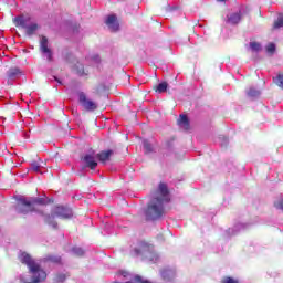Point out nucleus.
I'll use <instances>...</instances> for the list:
<instances>
[{
	"instance_id": "nucleus-20",
	"label": "nucleus",
	"mask_w": 283,
	"mask_h": 283,
	"mask_svg": "<svg viewBox=\"0 0 283 283\" xmlns=\"http://www.w3.org/2000/svg\"><path fill=\"white\" fill-rule=\"evenodd\" d=\"M283 28V13L279 14L277 20L274 22V29L280 30Z\"/></svg>"
},
{
	"instance_id": "nucleus-24",
	"label": "nucleus",
	"mask_w": 283,
	"mask_h": 283,
	"mask_svg": "<svg viewBox=\"0 0 283 283\" xmlns=\"http://www.w3.org/2000/svg\"><path fill=\"white\" fill-rule=\"evenodd\" d=\"M31 170L35 171V174H39L41 171V164L39 161H32Z\"/></svg>"
},
{
	"instance_id": "nucleus-3",
	"label": "nucleus",
	"mask_w": 283,
	"mask_h": 283,
	"mask_svg": "<svg viewBox=\"0 0 283 283\" xmlns=\"http://www.w3.org/2000/svg\"><path fill=\"white\" fill-rule=\"evenodd\" d=\"M48 202H50V199H48L46 197H33L31 199H25L24 197H21L18 199V205L15 209L18 213H23L24 216L28 213H32V211H35V213H39V216H45L42 210L36 209V205H48Z\"/></svg>"
},
{
	"instance_id": "nucleus-9",
	"label": "nucleus",
	"mask_w": 283,
	"mask_h": 283,
	"mask_svg": "<svg viewBox=\"0 0 283 283\" xmlns=\"http://www.w3.org/2000/svg\"><path fill=\"white\" fill-rule=\"evenodd\" d=\"M40 50L46 61H52V50L48 48V38L42 36L40 39Z\"/></svg>"
},
{
	"instance_id": "nucleus-12",
	"label": "nucleus",
	"mask_w": 283,
	"mask_h": 283,
	"mask_svg": "<svg viewBox=\"0 0 283 283\" xmlns=\"http://www.w3.org/2000/svg\"><path fill=\"white\" fill-rule=\"evenodd\" d=\"M241 19H242V15L240 14V12L230 13L227 15L226 22L229 23L230 25H238Z\"/></svg>"
},
{
	"instance_id": "nucleus-4",
	"label": "nucleus",
	"mask_w": 283,
	"mask_h": 283,
	"mask_svg": "<svg viewBox=\"0 0 283 283\" xmlns=\"http://www.w3.org/2000/svg\"><path fill=\"white\" fill-rule=\"evenodd\" d=\"M73 217H74V212L72 211L71 208L57 206L52 210L51 214L44 216V222H46V224H49L53 229H56L59 224L56 223V221H54V218H61L62 220H70Z\"/></svg>"
},
{
	"instance_id": "nucleus-26",
	"label": "nucleus",
	"mask_w": 283,
	"mask_h": 283,
	"mask_svg": "<svg viewBox=\"0 0 283 283\" xmlns=\"http://www.w3.org/2000/svg\"><path fill=\"white\" fill-rule=\"evenodd\" d=\"M268 54H274L275 53V45L273 43H270L265 48Z\"/></svg>"
},
{
	"instance_id": "nucleus-15",
	"label": "nucleus",
	"mask_w": 283,
	"mask_h": 283,
	"mask_svg": "<svg viewBox=\"0 0 283 283\" xmlns=\"http://www.w3.org/2000/svg\"><path fill=\"white\" fill-rule=\"evenodd\" d=\"M112 156V150L102 151L97 155L98 160L101 163H107L109 160V157Z\"/></svg>"
},
{
	"instance_id": "nucleus-27",
	"label": "nucleus",
	"mask_w": 283,
	"mask_h": 283,
	"mask_svg": "<svg viewBox=\"0 0 283 283\" xmlns=\"http://www.w3.org/2000/svg\"><path fill=\"white\" fill-rule=\"evenodd\" d=\"M219 140H220L221 147H227V145H229V138H227L226 136L219 137Z\"/></svg>"
},
{
	"instance_id": "nucleus-18",
	"label": "nucleus",
	"mask_w": 283,
	"mask_h": 283,
	"mask_svg": "<svg viewBox=\"0 0 283 283\" xmlns=\"http://www.w3.org/2000/svg\"><path fill=\"white\" fill-rule=\"evenodd\" d=\"M143 145L146 154H151V151H154V147L149 144V140L144 139Z\"/></svg>"
},
{
	"instance_id": "nucleus-1",
	"label": "nucleus",
	"mask_w": 283,
	"mask_h": 283,
	"mask_svg": "<svg viewBox=\"0 0 283 283\" xmlns=\"http://www.w3.org/2000/svg\"><path fill=\"white\" fill-rule=\"evenodd\" d=\"M169 189L167 185L159 184L158 189L153 193L151 199L145 210L147 220H159L165 213V203L169 202Z\"/></svg>"
},
{
	"instance_id": "nucleus-6",
	"label": "nucleus",
	"mask_w": 283,
	"mask_h": 283,
	"mask_svg": "<svg viewBox=\"0 0 283 283\" xmlns=\"http://www.w3.org/2000/svg\"><path fill=\"white\" fill-rule=\"evenodd\" d=\"M135 255H143L149 262H156L159 260L158 253L154 251V245H150L146 242H139L138 247L134 249Z\"/></svg>"
},
{
	"instance_id": "nucleus-10",
	"label": "nucleus",
	"mask_w": 283,
	"mask_h": 283,
	"mask_svg": "<svg viewBox=\"0 0 283 283\" xmlns=\"http://www.w3.org/2000/svg\"><path fill=\"white\" fill-rule=\"evenodd\" d=\"M105 23L111 32H118V28H120L118 24V19L115 14L108 15Z\"/></svg>"
},
{
	"instance_id": "nucleus-23",
	"label": "nucleus",
	"mask_w": 283,
	"mask_h": 283,
	"mask_svg": "<svg viewBox=\"0 0 283 283\" xmlns=\"http://www.w3.org/2000/svg\"><path fill=\"white\" fill-rule=\"evenodd\" d=\"M75 70L77 72L78 76L87 75V73H85V69L83 67V64H81V63L76 64Z\"/></svg>"
},
{
	"instance_id": "nucleus-21",
	"label": "nucleus",
	"mask_w": 283,
	"mask_h": 283,
	"mask_svg": "<svg viewBox=\"0 0 283 283\" xmlns=\"http://www.w3.org/2000/svg\"><path fill=\"white\" fill-rule=\"evenodd\" d=\"M156 92H158V94L167 92V82L159 83L157 85Z\"/></svg>"
},
{
	"instance_id": "nucleus-7",
	"label": "nucleus",
	"mask_w": 283,
	"mask_h": 283,
	"mask_svg": "<svg viewBox=\"0 0 283 283\" xmlns=\"http://www.w3.org/2000/svg\"><path fill=\"white\" fill-rule=\"evenodd\" d=\"M96 153L94 150L88 151L82 157V165L87 167L88 169H96L98 167V163L96 161Z\"/></svg>"
},
{
	"instance_id": "nucleus-30",
	"label": "nucleus",
	"mask_w": 283,
	"mask_h": 283,
	"mask_svg": "<svg viewBox=\"0 0 283 283\" xmlns=\"http://www.w3.org/2000/svg\"><path fill=\"white\" fill-rule=\"evenodd\" d=\"M52 262H61V258L56 256V258H51Z\"/></svg>"
},
{
	"instance_id": "nucleus-25",
	"label": "nucleus",
	"mask_w": 283,
	"mask_h": 283,
	"mask_svg": "<svg viewBox=\"0 0 283 283\" xmlns=\"http://www.w3.org/2000/svg\"><path fill=\"white\" fill-rule=\"evenodd\" d=\"M274 83L277 85V87H280L281 90H283V74H279V75L274 78Z\"/></svg>"
},
{
	"instance_id": "nucleus-8",
	"label": "nucleus",
	"mask_w": 283,
	"mask_h": 283,
	"mask_svg": "<svg viewBox=\"0 0 283 283\" xmlns=\"http://www.w3.org/2000/svg\"><path fill=\"white\" fill-rule=\"evenodd\" d=\"M78 98L82 107H84L86 112H94L95 109H97L98 105L94 101L87 98L85 93H80Z\"/></svg>"
},
{
	"instance_id": "nucleus-17",
	"label": "nucleus",
	"mask_w": 283,
	"mask_h": 283,
	"mask_svg": "<svg viewBox=\"0 0 283 283\" xmlns=\"http://www.w3.org/2000/svg\"><path fill=\"white\" fill-rule=\"evenodd\" d=\"M249 50H251V52H260V50H262V45L258 42H250Z\"/></svg>"
},
{
	"instance_id": "nucleus-28",
	"label": "nucleus",
	"mask_w": 283,
	"mask_h": 283,
	"mask_svg": "<svg viewBox=\"0 0 283 283\" xmlns=\"http://www.w3.org/2000/svg\"><path fill=\"white\" fill-rule=\"evenodd\" d=\"M221 283H239L238 280L233 279V277H230V276H227L222 280Z\"/></svg>"
},
{
	"instance_id": "nucleus-22",
	"label": "nucleus",
	"mask_w": 283,
	"mask_h": 283,
	"mask_svg": "<svg viewBox=\"0 0 283 283\" xmlns=\"http://www.w3.org/2000/svg\"><path fill=\"white\" fill-rule=\"evenodd\" d=\"M72 253L81 258V255H85V250H83V248L74 247Z\"/></svg>"
},
{
	"instance_id": "nucleus-13",
	"label": "nucleus",
	"mask_w": 283,
	"mask_h": 283,
	"mask_svg": "<svg viewBox=\"0 0 283 283\" xmlns=\"http://www.w3.org/2000/svg\"><path fill=\"white\" fill-rule=\"evenodd\" d=\"M161 277L165 282H171L176 277V271L167 269L161 271Z\"/></svg>"
},
{
	"instance_id": "nucleus-5",
	"label": "nucleus",
	"mask_w": 283,
	"mask_h": 283,
	"mask_svg": "<svg viewBox=\"0 0 283 283\" xmlns=\"http://www.w3.org/2000/svg\"><path fill=\"white\" fill-rule=\"evenodd\" d=\"M13 23L15 28H21L25 31L27 36H33L36 34V31L41 28L36 21L32 19L30 15H18L13 19Z\"/></svg>"
},
{
	"instance_id": "nucleus-2",
	"label": "nucleus",
	"mask_w": 283,
	"mask_h": 283,
	"mask_svg": "<svg viewBox=\"0 0 283 283\" xmlns=\"http://www.w3.org/2000/svg\"><path fill=\"white\" fill-rule=\"evenodd\" d=\"M20 262L25 264L31 273L32 282H28L25 275H20V281L23 283H41L48 280V273L41 268V264L36 262L28 252H20L18 255Z\"/></svg>"
},
{
	"instance_id": "nucleus-14",
	"label": "nucleus",
	"mask_w": 283,
	"mask_h": 283,
	"mask_svg": "<svg viewBox=\"0 0 283 283\" xmlns=\"http://www.w3.org/2000/svg\"><path fill=\"white\" fill-rule=\"evenodd\" d=\"M178 125L185 132H187L189 129V118L187 117V115L179 116Z\"/></svg>"
},
{
	"instance_id": "nucleus-19",
	"label": "nucleus",
	"mask_w": 283,
	"mask_h": 283,
	"mask_svg": "<svg viewBox=\"0 0 283 283\" xmlns=\"http://www.w3.org/2000/svg\"><path fill=\"white\" fill-rule=\"evenodd\" d=\"M65 280H67V274L65 273H57L54 277V282L56 283H63Z\"/></svg>"
},
{
	"instance_id": "nucleus-29",
	"label": "nucleus",
	"mask_w": 283,
	"mask_h": 283,
	"mask_svg": "<svg viewBox=\"0 0 283 283\" xmlns=\"http://www.w3.org/2000/svg\"><path fill=\"white\" fill-rule=\"evenodd\" d=\"M93 60L95 61V63H101V57L98 55H95Z\"/></svg>"
},
{
	"instance_id": "nucleus-11",
	"label": "nucleus",
	"mask_w": 283,
	"mask_h": 283,
	"mask_svg": "<svg viewBox=\"0 0 283 283\" xmlns=\"http://www.w3.org/2000/svg\"><path fill=\"white\" fill-rule=\"evenodd\" d=\"M21 76V70L19 67H11L7 72V83L12 85V81H17Z\"/></svg>"
},
{
	"instance_id": "nucleus-31",
	"label": "nucleus",
	"mask_w": 283,
	"mask_h": 283,
	"mask_svg": "<svg viewBox=\"0 0 283 283\" xmlns=\"http://www.w3.org/2000/svg\"><path fill=\"white\" fill-rule=\"evenodd\" d=\"M235 229H244V224L240 223L239 226H235Z\"/></svg>"
},
{
	"instance_id": "nucleus-16",
	"label": "nucleus",
	"mask_w": 283,
	"mask_h": 283,
	"mask_svg": "<svg viewBox=\"0 0 283 283\" xmlns=\"http://www.w3.org/2000/svg\"><path fill=\"white\" fill-rule=\"evenodd\" d=\"M261 92L259 90H256L255 87H250L247 91V95L249 96V98H258V96H260Z\"/></svg>"
}]
</instances>
